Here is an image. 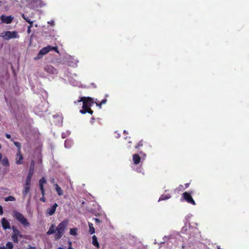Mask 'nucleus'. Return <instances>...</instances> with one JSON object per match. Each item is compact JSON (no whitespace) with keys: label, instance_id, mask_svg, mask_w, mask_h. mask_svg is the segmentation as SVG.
I'll use <instances>...</instances> for the list:
<instances>
[{"label":"nucleus","instance_id":"nucleus-1","mask_svg":"<svg viewBox=\"0 0 249 249\" xmlns=\"http://www.w3.org/2000/svg\"><path fill=\"white\" fill-rule=\"evenodd\" d=\"M83 102L82 109L80 110L82 114H85L88 112L91 114L93 113V111L91 110L90 107L94 103L93 99L90 97H82L77 101V103Z\"/></svg>","mask_w":249,"mask_h":249},{"label":"nucleus","instance_id":"nucleus-2","mask_svg":"<svg viewBox=\"0 0 249 249\" xmlns=\"http://www.w3.org/2000/svg\"><path fill=\"white\" fill-rule=\"evenodd\" d=\"M68 225V220H63L58 224L57 227L56 228V232L54 235L55 240H58L62 236Z\"/></svg>","mask_w":249,"mask_h":249},{"label":"nucleus","instance_id":"nucleus-3","mask_svg":"<svg viewBox=\"0 0 249 249\" xmlns=\"http://www.w3.org/2000/svg\"><path fill=\"white\" fill-rule=\"evenodd\" d=\"M57 47H52L51 46H48L47 47H44L42 48L36 55V57L34 58V60H38L41 59L44 55L48 53L50 51L52 50H55L57 53L58 51H56Z\"/></svg>","mask_w":249,"mask_h":249},{"label":"nucleus","instance_id":"nucleus-4","mask_svg":"<svg viewBox=\"0 0 249 249\" xmlns=\"http://www.w3.org/2000/svg\"><path fill=\"white\" fill-rule=\"evenodd\" d=\"M13 216L24 227H27L30 226V224L28 222L27 219L21 213L17 211H15L13 213Z\"/></svg>","mask_w":249,"mask_h":249},{"label":"nucleus","instance_id":"nucleus-5","mask_svg":"<svg viewBox=\"0 0 249 249\" xmlns=\"http://www.w3.org/2000/svg\"><path fill=\"white\" fill-rule=\"evenodd\" d=\"M0 36L4 40H8L13 38H18L19 36L16 31H5L1 33Z\"/></svg>","mask_w":249,"mask_h":249},{"label":"nucleus","instance_id":"nucleus-6","mask_svg":"<svg viewBox=\"0 0 249 249\" xmlns=\"http://www.w3.org/2000/svg\"><path fill=\"white\" fill-rule=\"evenodd\" d=\"M44 71L47 73L48 76L54 78L58 73L57 70L53 66L47 65L44 66Z\"/></svg>","mask_w":249,"mask_h":249},{"label":"nucleus","instance_id":"nucleus-7","mask_svg":"<svg viewBox=\"0 0 249 249\" xmlns=\"http://www.w3.org/2000/svg\"><path fill=\"white\" fill-rule=\"evenodd\" d=\"M29 3L28 6L31 8H35L42 6L41 0H27Z\"/></svg>","mask_w":249,"mask_h":249},{"label":"nucleus","instance_id":"nucleus-8","mask_svg":"<svg viewBox=\"0 0 249 249\" xmlns=\"http://www.w3.org/2000/svg\"><path fill=\"white\" fill-rule=\"evenodd\" d=\"M13 233L12 238L14 242L17 243L18 241L19 238H21L22 235L20 232L15 227H13Z\"/></svg>","mask_w":249,"mask_h":249},{"label":"nucleus","instance_id":"nucleus-9","mask_svg":"<svg viewBox=\"0 0 249 249\" xmlns=\"http://www.w3.org/2000/svg\"><path fill=\"white\" fill-rule=\"evenodd\" d=\"M70 83L74 86H80V83L78 80V78L75 74H73L69 77Z\"/></svg>","mask_w":249,"mask_h":249},{"label":"nucleus","instance_id":"nucleus-10","mask_svg":"<svg viewBox=\"0 0 249 249\" xmlns=\"http://www.w3.org/2000/svg\"><path fill=\"white\" fill-rule=\"evenodd\" d=\"M182 196L183 198L188 203H191L194 205H196L195 201L193 199L191 195L188 192L183 193Z\"/></svg>","mask_w":249,"mask_h":249},{"label":"nucleus","instance_id":"nucleus-11","mask_svg":"<svg viewBox=\"0 0 249 249\" xmlns=\"http://www.w3.org/2000/svg\"><path fill=\"white\" fill-rule=\"evenodd\" d=\"M0 18L2 23L9 24L12 22L14 19V18L12 16H6L4 15H2L0 16Z\"/></svg>","mask_w":249,"mask_h":249},{"label":"nucleus","instance_id":"nucleus-12","mask_svg":"<svg viewBox=\"0 0 249 249\" xmlns=\"http://www.w3.org/2000/svg\"><path fill=\"white\" fill-rule=\"evenodd\" d=\"M0 163L4 166H9V162L8 158L6 157L2 158V155L1 153H0Z\"/></svg>","mask_w":249,"mask_h":249},{"label":"nucleus","instance_id":"nucleus-13","mask_svg":"<svg viewBox=\"0 0 249 249\" xmlns=\"http://www.w3.org/2000/svg\"><path fill=\"white\" fill-rule=\"evenodd\" d=\"M164 241L163 242H161L160 244H162V243H164L165 242V241H168V244H169V243H173L175 244V246H176L177 245H178V244L177 243H176L175 241H176V239L175 238L173 237H167V236H164L163 238Z\"/></svg>","mask_w":249,"mask_h":249},{"label":"nucleus","instance_id":"nucleus-14","mask_svg":"<svg viewBox=\"0 0 249 249\" xmlns=\"http://www.w3.org/2000/svg\"><path fill=\"white\" fill-rule=\"evenodd\" d=\"M1 225H2L3 228L4 230L10 229V222L5 218H3L1 219Z\"/></svg>","mask_w":249,"mask_h":249},{"label":"nucleus","instance_id":"nucleus-15","mask_svg":"<svg viewBox=\"0 0 249 249\" xmlns=\"http://www.w3.org/2000/svg\"><path fill=\"white\" fill-rule=\"evenodd\" d=\"M58 206L56 203H54L51 208H49L47 211V213L49 215H52L54 214L56 211V209Z\"/></svg>","mask_w":249,"mask_h":249},{"label":"nucleus","instance_id":"nucleus-16","mask_svg":"<svg viewBox=\"0 0 249 249\" xmlns=\"http://www.w3.org/2000/svg\"><path fill=\"white\" fill-rule=\"evenodd\" d=\"M23 156L21 151H18L16 159V162L17 164H21L22 163Z\"/></svg>","mask_w":249,"mask_h":249},{"label":"nucleus","instance_id":"nucleus-17","mask_svg":"<svg viewBox=\"0 0 249 249\" xmlns=\"http://www.w3.org/2000/svg\"><path fill=\"white\" fill-rule=\"evenodd\" d=\"M30 183H25L24 185V189L22 192L23 196L25 197L30 191Z\"/></svg>","mask_w":249,"mask_h":249},{"label":"nucleus","instance_id":"nucleus-18","mask_svg":"<svg viewBox=\"0 0 249 249\" xmlns=\"http://www.w3.org/2000/svg\"><path fill=\"white\" fill-rule=\"evenodd\" d=\"M132 160H133V163L136 165L138 164L141 161V157H140V156L138 154H134L133 155Z\"/></svg>","mask_w":249,"mask_h":249},{"label":"nucleus","instance_id":"nucleus-19","mask_svg":"<svg viewBox=\"0 0 249 249\" xmlns=\"http://www.w3.org/2000/svg\"><path fill=\"white\" fill-rule=\"evenodd\" d=\"M56 232V228L55 227V226L54 225H52L50 227L48 231L47 232V235H51L54 233H55Z\"/></svg>","mask_w":249,"mask_h":249},{"label":"nucleus","instance_id":"nucleus-20","mask_svg":"<svg viewBox=\"0 0 249 249\" xmlns=\"http://www.w3.org/2000/svg\"><path fill=\"white\" fill-rule=\"evenodd\" d=\"M78 61L73 58H70L69 61V64L70 66L75 67L76 66Z\"/></svg>","mask_w":249,"mask_h":249},{"label":"nucleus","instance_id":"nucleus-21","mask_svg":"<svg viewBox=\"0 0 249 249\" xmlns=\"http://www.w3.org/2000/svg\"><path fill=\"white\" fill-rule=\"evenodd\" d=\"M78 229L77 228H71L70 229V234L71 235L76 236L78 235Z\"/></svg>","mask_w":249,"mask_h":249},{"label":"nucleus","instance_id":"nucleus-22","mask_svg":"<svg viewBox=\"0 0 249 249\" xmlns=\"http://www.w3.org/2000/svg\"><path fill=\"white\" fill-rule=\"evenodd\" d=\"M54 186H55V189L56 192L57 193V194L59 196L63 195V192L60 187L57 184H55Z\"/></svg>","mask_w":249,"mask_h":249},{"label":"nucleus","instance_id":"nucleus-23","mask_svg":"<svg viewBox=\"0 0 249 249\" xmlns=\"http://www.w3.org/2000/svg\"><path fill=\"white\" fill-rule=\"evenodd\" d=\"M92 244L96 247L97 248H99V244L98 243V240H97V238L96 237V236L95 235H93L92 237Z\"/></svg>","mask_w":249,"mask_h":249},{"label":"nucleus","instance_id":"nucleus-24","mask_svg":"<svg viewBox=\"0 0 249 249\" xmlns=\"http://www.w3.org/2000/svg\"><path fill=\"white\" fill-rule=\"evenodd\" d=\"M46 183V179L44 178H41L39 181V185L40 189H44V185Z\"/></svg>","mask_w":249,"mask_h":249},{"label":"nucleus","instance_id":"nucleus-25","mask_svg":"<svg viewBox=\"0 0 249 249\" xmlns=\"http://www.w3.org/2000/svg\"><path fill=\"white\" fill-rule=\"evenodd\" d=\"M171 197L169 194L162 195L159 198L158 201L168 199Z\"/></svg>","mask_w":249,"mask_h":249},{"label":"nucleus","instance_id":"nucleus-26","mask_svg":"<svg viewBox=\"0 0 249 249\" xmlns=\"http://www.w3.org/2000/svg\"><path fill=\"white\" fill-rule=\"evenodd\" d=\"M33 174H32V172H29L28 174V175H27V178H26V179L25 180V183H30L31 184V178H32V176H33Z\"/></svg>","mask_w":249,"mask_h":249},{"label":"nucleus","instance_id":"nucleus-27","mask_svg":"<svg viewBox=\"0 0 249 249\" xmlns=\"http://www.w3.org/2000/svg\"><path fill=\"white\" fill-rule=\"evenodd\" d=\"M72 142L71 140H69V139H67L65 141V147L66 148H70L71 145H72Z\"/></svg>","mask_w":249,"mask_h":249},{"label":"nucleus","instance_id":"nucleus-28","mask_svg":"<svg viewBox=\"0 0 249 249\" xmlns=\"http://www.w3.org/2000/svg\"><path fill=\"white\" fill-rule=\"evenodd\" d=\"M89 232L91 234L94 233L95 232V230L93 227V224L89 222Z\"/></svg>","mask_w":249,"mask_h":249},{"label":"nucleus","instance_id":"nucleus-29","mask_svg":"<svg viewBox=\"0 0 249 249\" xmlns=\"http://www.w3.org/2000/svg\"><path fill=\"white\" fill-rule=\"evenodd\" d=\"M21 16L29 24L33 23V21L31 20V19H29V18L26 17L24 14H21Z\"/></svg>","mask_w":249,"mask_h":249},{"label":"nucleus","instance_id":"nucleus-30","mask_svg":"<svg viewBox=\"0 0 249 249\" xmlns=\"http://www.w3.org/2000/svg\"><path fill=\"white\" fill-rule=\"evenodd\" d=\"M15 200V198L12 196H9L8 197L5 198V201H13Z\"/></svg>","mask_w":249,"mask_h":249},{"label":"nucleus","instance_id":"nucleus-31","mask_svg":"<svg viewBox=\"0 0 249 249\" xmlns=\"http://www.w3.org/2000/svg\"><path fill=\"white\" fill-rule=\"evenodd\" d=\"M6 248L8 249H13V244L11 242H8L6 245Z\"/></svg>","mask_w":249,"mask_h":249},{"label":"nucleus","instance_id":"nucleus-32","mask_svg":"<svg viewBox=\"0 0 249 249\" xmlns=\"http://www.w3.org/2000/svg\"><path fill=\"white\" fill-rule=\"evenodd\" d=\"M14 143L15 145V146L18 148V151H20L21 145L20 143H19L18 142H14Z\"/></svg>","mask_w":249,"mask_h":249},{"label":"nucleus","instance_id":"nucleus-33","mask_svg":"<svg viewBox=\"0 0 249 249\" xmlns=\"http://www.w3.org/2000/svg\"><path fill=\"white\" fill-rule=\"evenodd\" d=\"M33 23H30L29 24V25L28 26V29H27V33L30 34L31 32V28L33 27Z\"/></svg>","mask_w":249,"mask_h":249},{"label":"nucleus","instance_id":"nucleus-34","mask_svg":"<svg viewBox=\"0 0 249 249\" xmlns=\"http://www.w3.org/2000/svg\"><path fill=\"white\" fill-rule=\"evenodd\" d=\"M38 76L40 77H42V78H45L46 77V76L45 75V74L42 73H38Z\"/></svg>","mask_w":249,"mask_h":249},{"label":"nucleus","instance_id":"nucleus-35","mask_svg":"<svg viewBox=\"0 0 249 249\" xmlns=\"http://www.w3.org/2000/svg\"><path fill=\"white\" fill-rule=\"evenodd\" d=\"M137 171L140 173H143V170L141 167H140L139 169H138Z\"/></svg>","mask_w":249,"mask_h":249},{"label":"nucleus","instance_id":"nucleus-36","mask_svg":"<svg viewBox=\"0 0 249 249\" xmlns=\"http://www.w3.org/2000/svg\"><path fill=\"white\" fill-rule=\"evenodd\" d=\"M41 194L42 195V196H45V190L44 189H40Z\"/></svg>","mask_w":249,"mask_h":249},{"label":"nucleus","instance_id":"nucleus-37","mask_svg":"<svg viewBox=\"0 0 249 249\" xmlns=\"http://www.w3.org/2000/svg\"><path fill=\"white\" fill-rule=\"evenodd\" d=\"M3 214V209L1 206L0 205V215H1Z\"/></svg>","mask_w":249,"mask_h":249},{"label":"nucleus","instance_id":"nucleus-38","mask_svg":"<svg viewBox=\"0 0 249 249\" xmlns=\"http://www.w3.org/2000/svg\"><path fill=\"white\" fill-rule=\"evenodd\" d=\"M95 104L97 107H99V108H101V106L102 104L100 103V104L97 103V102H95Z\"/></svg>","mask_w":249,"mask_h":249},{"label":"nucleus","instance_id":"nucleus-39","mask_svg":"<svg viewBox=\"0 0 249 249\" xmlns=\"http://www.w3.org/2000/svg\"><path fill=\"white\" fill-rule=\"evenodd\" d=\"M142 146V142H140L139 143V144L137 146H136L135 148H138L140 146Z\"/></svg>","mask_w":249,"mask_h":249},{"label":"nucleus","instance_id":"nucleus-40","mask_svg":"<svg viewBox=\"0 0 249 249\" xmlns=\"http://www.w3.org/2000/svg\"><path fill=\"white\" fill-rule=\"evenodd\" d=\"M48 23L49 24H50L52 26H53L54 25V21H48Z\"/></svg>","mask_w":249,"mask_h":249},{"label":"nucleus","instance_id":"nucleus-41","mask_svg":"<svg viewBox=\"0 0 249 249\" xmlns=\"http://www.w3.org/2000/svg\"><path fill=\"white\" fill-rule=\"evenodd\" d=\"M34 167H30V169H29V172H32V174H34Z\"/></svg>","mask_w":249,"mask_h":249},{"label":"nucleus","instance_id":"nucleus-42","mask_svg":"<svg viewBox=\"0 0 249 249\" xmlns=\"http://www.w3.org/2000/svg\"><path fill=\"white\" fill-rule=\"evenodd\" d=\"M40 200V201H41L43 202H45L46 201V199H45L44 196H42V197H41Z\"/></svg>","mask_w":249,"mask_h":249},{"label":"nucleus","instance_id":"nucleus-43","mask_svg":"<svg viewBox=\"0 0 249 249\" xmlns=\"http://www.w3.org/2000/svg\"><path fill=\"white\" fill-rule=\"evenodd\" d=\"M107 101V99H104V100H103L101 102V104H102V105H103V104H106V103Z\"/></svg>","mask_w":249,"mask_h":249},{"label":"nucleus","instance_id":"nucleus-44","mask_svg":"<svg viewBox=\"0 0 249 249\" xmlns=\"http://www.w3.org/2000/svg\"><path fill=\"white\" fill-rule=\"evenodd\" d=\"M178 189L180 191H182L183 190H184V188H183V186L182 185H180L179 187V188Z\"/></svg>","mask_w":249,"mask_h":249},{"label":"nucleus","instance_id":"nucleus-45","mask_svg":"<svg viewBox=\"0 0 249 249\" xmlns=\"http://www.w3.org/2000/svg\"><path fill=\"white\" fill-rule=\"evenodd\" d=\"M94 220L96 223H99L100 222V220L97 218H95Z\"/></svg>","mask_w":249,"mask_h":249},{"label":"nucleus","instance_id":"nucleus-46","mask_svg":"<svg viewBox=\"0 0 249 249\" xmlns=\"http://www.w3.org/2000/svg\"><path fill=\"white\" fill-rule=\"evenodd\" d=\"M6 137L7 139H10L11 138V135L9 134H6Z\"/></svg>","mask_w":249,"mask_h":249},{"label":"nucleus","instance_id":"nucleus-47","mask_svg":"<svg viewBox=\"0 0 249 249\" xmlns=\"http://www.w3.org/2000/svg\"><path fill=\"white\" fill-rule=\"evenodd\" d=\"M69 244H70V247L68 249H73V248H71V242H69Z\"/></svg>","mask_w":249,"mask_h":249},{"label":"nucleus","instance_id":"nucleus-48","mask_svg":"<svg viewBox=\"0 0 249 249\" xmlns=\"http://www.w3.org/2000/svg\"><path fill=\"white\" fill-rule=\"evenodd\" d=\"M47 108H43V109H41V112H46V111H47Z\"/></svg>","mask_w":249,"mask_h":249},{"label":"nucleus","instance_id":"nucleus-49","mask_svg":"<svg viewBox=\"0 0 249 249\" xmlns=\"http://www.w3.org/2000/svg\"><path fill=\"white\" fill-rule=\"evenodd\" d=\"M30 167H34V161H32V162L31 163V166H30Z\"/></svg>","mask_w":249,"mask_h":249},{"label":"nucleus","instance_id":"nucleus-50","mask_svg":"<svg viewBox=\"0 0 249 249\" xmlns=\"http://www.w3.org/2000/svg\"><path fill=\"white\" fill-rule=\"evenodd\" d=\"M189 183H186L185 184V188H188L189 187Z\"/></svg>","mask_w":249,"mask_h":249},{"label":"nucleus","instance_id":"nucleus-51","mask_svg":"<svg viewBox=\"0 0 249 249\" xmlns=\"http://www.w3.org/2000/svg\"><path fill=\"white\" fill-rule=\"evenodd\" d=\"M0 249H6V248L4 247H0Z\"/></svg>","mask_w":249,"mask_h":249},{"label":"nucleus","instance_id":"nucleus-52","mask_svg":"<svg viewBox=\"0 0 249 249\" xmlns=\"http://www.w3.org/2000/svg\"><path fill=\"white\" fill-rule=\"evenodd\" d=\"M62 137L63 138H65L66 137V136H64L63 134H62Z\"/></svg>","mask_w":249,"mask_h":249},{"label":"nucleus","instance_id":"nucleus-53","mask_svg":"<svg viewBox=\"0 0 249 249\" xmlns=\"http://www.w3.org/2000/svg\"><path fill=\"white\" fill-rule=\"evenodd\" d=\"M146 155L143 154V159L145 157Z\"/></svg>","mask_w":249,"mask_h":249},{"label":"nucleus","instance_id":"nucleus-54","mask_svg":"<svg viewBox=\"0 0 249 249\" xmlns=\"http://www.w3.org/2000/svg\"><path fill=\"white\" fill-rule=\"evenodd\" d=\"M35 26V27H37L38 26L37 24H36Z\"/></svg>","mask_w":249,"mask_h":249},{"label":"nucleus","instance_id":"nucleus-55","mask_svg":"<svg viewBox=\"0 0 249 249\" xmlns=\"http://www.w3.org/2000/svg\"><path fill=\"white\" fill-rule=\"evenodd\" d=\"M58 249H63L61 248H58Z\"/></svg>","mask_w":249,"mask_h":249},{"label":"nucleus","instance_id":"nucleus-56","mask_svg":"<svg viewBox=\"0 0 249 249\" xmlns=\"http://www.w3.org/2000/svg\"><path fill=\"white\" fill-rule=\"evenodd\" d=\"M1 3L2 2L1 1H0V5H1Z\"/></svg>","mask_w":249,"mask_h":249},{"label":"nucleus","instance_id":"nucleus-57","mask_svg":"<svg viewBox=\"0 0 249 249\" xmlns=\"http://www.w3.org/2000/svg\"><path fill=\"white\" fill-rule=\"evenodd\" d=\"M1 145H0V149H1Z\"/></svg>","mask_w":249,"mask_h":249}]
</instances>
